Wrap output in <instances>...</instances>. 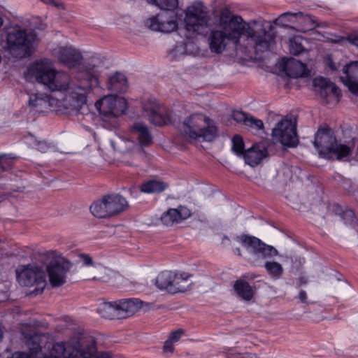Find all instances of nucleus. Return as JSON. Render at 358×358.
Returning <instances> with one entry per match:
<instances>
[{
    "label": "nucleus",
    "mask_w": 358,
    "mask_h": 358,
    "mask_svg": "<svg viewBox=\"0 0 358 358\" xmlns=\"http://www.w3.org/2000/svg\"><path fill=\"white\" fill-rule=\"evenodd\" d=\"M185 28L192 35H206L210 50L216 54L223 52L229 44L237 52L245 54L264 52L269 50L274 41L273 25L265 20L245 21L242 17L220 12L215 27L212 17L203 3L196 1L185 10Z\"/></svg>",
    "instance_id": "1"
},
{
    "label": "nucleus",
    "mask_w": 358,
    "mask_h": 358,
    "mask_svg": "<svg viewBox=\"0 0 358 358\" xmlns=\"http://www.w3.org/2000/svg\"><path fill=\"white\" fill-rule=\"evenodd\" d=\"M100 71L96 64H88L75 74L79 83L69 87L68 94L63 99L62 106L69 113L86 115L89 113L87 94L92 86L97 84Z\"/></svg>",
    "instance_id": "2"
},
{
    "label": "nucleus",
    "mask_w": 358,
    "mask_h": 358,
    "mask_svg": "<svg viewBox=\"0 0 358 358\" xmlns=\"http://www.w3.org/2000/svg\"><path fill=\"white\" fill-rule=\"evenodd\" d=\"M94 338L86 334H78L66 342L56 343L43 358H111L107 353L96 355Z\"/></svg>",
    "instance_id": "3"
},
{
    "label": "nucleus",
    "mask_w": 358,
    "mask_h": 358,
    "mask_svg": "<svg viewBox=\"0 0 358 358\" xmlns=\"http://www.w3.org/2000/svg\"><path fill=\"white\" fill-rule=\"evenodd\" d=\"M313 145L319 150L321 157L341 160L351 154V148L338 144L334 132L329 127L320 128L315 136Z\"/></svg>",
    "instance_id": "4"
},
{
    "label": "nucleus",
    "mask_w": 358,
    "mask_h": 358,
    "mask_svg": "<svg viewBox=\"0 0 358 358\" xmlns=\"http://www.w3.org/2000/svg\"><path fill=\"white\" fill-rule=\"evenodd\" d=\"M180 133L191 138H202L213 141L217 136V128L213 120L201 113H193L187 117L179 126Z\"/></svg>",
    "instance_id": "5"
},
{
    "label": "nucleus",
    "mask_w": 358,
    "mask_h": 358,
    "mask_svg": "<svg viewBox=\"0 0 358 358\" xmlns=\"http://www.w3.org/2000/svg\"><path fill=\"white\" fill-rule=\"evenodd\" d=\"M36 36L33 31H27L20 26H14L6 31L4 48L15 58H24L30 55L31 48Z\"/></svg>",
    "instance_id": "6"
},
{
    "label": "nucleus",
    "mask_w": 358,
    "mask_h": 358,
    "mask_svg": "<svg viewBox=\"0 0 358 358\" xmlns=\"http://www.w3.org/2000/svg\"><path fill=\"white\" fill-rule=\"evenodd\" d=\"M236 240L241 243L251 255L250 262L259 266L263 260L278 256V250L272 245H267L259 238L248 234L236 236Z\"/></svg>",
    "instance_id": "7"
},
{
    "label": "nucleus",
    "mask_w": 358,
    "mask_h": 358,
    "mask_svg": "<svg viewBox=\"0 0 358 358\" xmlns=\"http://www.w3.org/2000/svg\"><path fill=\"white\" fill-rule=\"evenodd\" d=\"M128 206L125 198L118 194H106L90 206L92 215L98 218H110L124 211Z\"/></svg>",
    "instance_id": "8"
},
{
    "label": "nucleus",
    "mask_w": 358,
    "mask_h": 358,
    "mask_svg": "<svg viewBox=\"0 0 358 358\" xmlns=\"http://www.w3.org/2000/svg\"><path fill=\"white\" fill-rule=\"evenodd\" d=\"M95 106L101 115L103 121L109 127H116L118 117L127 109V101L122 97L108 95L96 101Z\"/></svg>",
    "instance_id": "9"
},
{
    "label": "nucleus",
    "mask_w": 358,
    "mask_h": 358,
    "mask_svg": "<svg viewBox=\"0 0 358 358\" xmlns=\"http://www.w3.org/2000/svg\"><path fill=\"white\" fill-rule=\"evenodd\" d=\"M192 284L190 275L187 273L170 271L161 272L155 280L158 289L170 294L185 292L190 289Z\"/></svg>",
    "instance_id": "10"
},
{
    "label": "nucleus",
    "mask_w": 358,
    "mask_h": 358,
    "mask_svg": "<svg viewBox=\"0 0 358 358\" xmlns=\"http://www.w3.org/2000/svg\"><path fill=\"white\" fill-rule=\"evenodd\" d=\"M273 139L286 147H296L299 143L296 125L292 120L282 119L272 130Z\"/></svg>",
    "instance_id": "11"
},
{
    "label": "nucleus",
    "mask_w": 358,
    "mask_h": 358,
    "mask_svg": "<svg viewBox=\"0 0 358 358\" xmlns=\"http://www.w3.org/2000/svg\"><path fill=\"white\" fill-rule=\"evenodd\" d=\"M71 266V262L61 256L56 257L50 262L46 270L49 282L52 287H58L66 283L67 273Z\"/></svg>",
    "instance_id": "12"
},
{
    "label": "nucleus",
    "mask_w": 358,
    "mask_h": 358,
    "mask_svg": "<svg viewBox=\"0 0 358 358\" xmlns=\"http://www.w3.org/2000/svg\"><path fill=\"white\" fill-rule=\"evenodd\" d=\"M18 282L26 287L36 285L40 286L41 292L45 285V273L38 266L28 264L19 266L16 269Z\"/></svg>",
    "instance_id": "13"
},
{
    "label": "nucleus",
    "mask_w": 358,
    "mask_h": 358,
    "mask_svg": "<svg viewBox=\"0 0 358 358\" xmlns=\"http://www.w3.org/2000/svg\"><path fill=\"white\" fill-rule=\"evenodd\" d=\"M177 20L176 11H164L148 19L145 25L152 31L169 34L177 30Z\"/></svg>",
    "instance_id": "14"
},
{
    "label": "nucleus",
    "mask_w": 358,
    "mask_h": 358,
    "mask_svg": "<svg viewBox=\"0 0 358 358\" xmlns=\"http://www.w3.org/2000/svg\"><path fill=\"white\" fill-rule=\"evenodd\" d=\"M53 63L48 59L34 62L29 69L28 73L37 82L45 85L50 82L54 72Z\"/></svg>",
    "instance_id": "15"
},
{
    "label": "nucleus",
    "mask_w": 358,
    "mask_h": 358,
    "mask_svg": "<svg viewBox=\"0 0 358 358\" xmlns=\"http://www.w3.org/2000/svg\"><path fill=\"white\" fill-rule=\"evenodd\" d=\"M57 57L59 62L69 69L78 68L76 74L80 70L83 69V67L88 64H94L91 62L81 64V62L83 60V56L81 53L78 50L71 46L60 48Z\"/></svg>",
    "instance_id": "16"
},
{
    "label": "nucleus",
    "mask_w": 358,
    "mask_h": 358,
    "mask_svg": "<svg viewBox=\"0 0 358 358\" xmlns=\"http://www.w3.org/2000/svg\"><path fill=\"white\" fill-rule=\"evenodd\" d=\"M313 90L320 98L338 100L341 95L340 90L329 80L322 77L315 78L313 81Z\"/></svg>",
    "instance_id": "17"
},
{
    "label": "nucleus",
    "mask_w": 358,
    "mask_h": 358,
    "mask_svg": "<svg viewBox=\"0 0 358 358\" xmlns=\"http://www.w3.org/2000/svg\"><path fill=\"white\" fill-rule=\"evenodd\" d=\"M342 71L343 76L340 79L352 94L358 96V62L346 64Z\"/></svg>",
    "instance_id": "18"
},
{
    "label": "nucleus",
    "mask_w": 358,
    "mask_h": 358,
    "mask_svg": "<svg viewBox=\"0 0 358 358\" xmlns=\"http://www.w3.org/2000/svg\"><path fill=\"white\" fill-rule=\"evenodd\" d=\"M295 18L297 24L304 27L306 29H313L316 27H320L316 20L310 15L304 14L302 12L291 13L287 12L280 15L275 20V23L280 26L287 25V17Z\"/></svg>",
    "instance_id": "19"
},
{
    "label": "nucleus",
    "mask_w": 358,
    "mask_h": 358,
    "mask_svg": "<svg viewBox=\"0 0 358 358\" xmlns=\"http://www.w3.org/2000/svg\"><path fill=\"white\" fill-rule=\"evenodd\" d=\"M117 319H124L135 314L143 308V302L138 299H124L115 301Z\"/></svg>",
    "instance_id": "20"
},
{
    "label": "nucleus",
    "mask_w": 358,
    "mask_h": 358,
    "mask_svg": "<svg viewBox=\"0 0 358 358\" xmlns=\"http://www.w3.org/2000/svg\"><path fill=\"white\" fill-rule=\"evenodd\" d=\"M191 215L190 210L185 206L178 208H170L161 216L162 222L166 226H172L188 218Z\"/></svg>",
    "instance_id": "21"
},
{
    "label": "nucleus",
    "mask_w": 358,
    "mask_h": 358,
    "mask_svg": "<svg viewBox=\"0 0 358 358\" xmlns=\"http://www.w3.org/2000/svg\"><path fill=\"white\" fill-rule=\"evenodd\" d=\"M75 83H70V77L68 73L62 71H57L55 69L52 76L48 82L47 86L51 91L69 90V87Z\"/></svg>",
    "instance_id": "22"
},
{
    "label": "nucleus",
    "mask_w": 358,
    "mask_h": 358,
    "mask_svg": "<svg viewBox=\"0 0 358 358\" xmlns=\"http://www.w3.org/2000/svg\"><path fill=\"white\" fill-rule=\"evenodd\" d=\"M106 87L115 93L124 92L128 87L127 78L122 73L115 72L108 77Z\"/></svg>",
    "instance_id": "23"
},
{
    "label": "nucleus",
    "mask_w": 358,
    "mask_h": 358,
    "mask_svg": "<svg viewBox=\"0 0 358 358\" xmlns=\"http://www.w3.org/2000/svg\"><path fill=\"white\" fill-rule=\"evenodd\" d=\"M267 155L264 145L253 146L245 151L243 155L246 164L251 166L257 165Z\"/></svg>",
    "instance_id": "24"
},
{
    "label": "nucleus",
    "mask_w": 358,
    "mask_h": 358,
    "mask_svg": "<svg viewBox=\"0 0 358 358\" xmlns=\"http://www.w3.org/2000/svg\"><path fill=\"white\" fill-rule=\"evenodd\" d=\"M234 289L237 296L245 301H250L255 294V287L243 279L235 281Z\"/></svg>",
    "instance_id": "25"
},
{
    "label": "nucleus",
    "mask_w": 358,
    "mask_h": 358,
    "mask_svg": "<svg viewBox=\"0 0 358 358\" xmlns=\"http://www.w3.org/2000/svg\"><path fill=\"white\" fill-rule=\"evenodd\" d=\"M285 70L289 77L299 78L308 75L306 65L301 62L290 58L285 64Z\"/></svg>",
    "instance_id": "26"
},
{
    "label": "nucleus",
    "mask_w": 358,
    "mask_h": 358,
    "mask_svg": "<svg viewBox=\"0 0 358 358\" xmlns=\"http://www.w3.org/2000/svg\"><path fill=\"white\" fill-rule=\"evenodd\" d=\"M131 134L136 136L141 145L147 146L152 142L148 127L142 122H136L131 127Z\"/></svg>",
    "instance_id": "27"
},
{
    "label": "nucleus",
    "mask_w": 358,
    "mask_h": 358,
    "mask_svg": "<svg viewBox=\"0 0 358 358\" xmlns=\"http://www.w3.org/2000/svg\"><path fill=\"white\" fill-rule=\"evenodd\" d=\"M264 267L266 273L274 280L280 279L284 272L282 264L275 261H265Z\"/></svg>",
    "instance_id": "28"
},
{
    "label": "nucleus",
    "mask_w": 358,
    "mask_h": 358,
    "mask_svg": "<svg viewBox=\"0 0 358 358\" xmlns=\"http://www.w3.org/2000/svg\"><path fill=\"white\" fill-rule=\"evenodd\" d=\"M97 313L106 319H117L115 302H103L97 308Z\"/></svg>",
    "instance_id": "29"
},
{
    "label": "nucleus",
    "mask_w": 358,
    "mask_h": 358,
    "mask_svg": "<svg viewBox=\"0 0 358 358\" xmlns=\"http://www.w3.org/2000/svg\"><path fill=\"white\" fill-rule=\"evenodd\" d=\"M167 187V185L162 181L149 180L141 187V191L145 193H159Z\"/></svg>",
    "instance_id": "30"
},
{
    "label": "nucleus",
    "mask_w": 358,
    "mask_h": 358,
    "mask_svg": "<svg viewBox=\"0 0 358 358\" xmlns=\"http://www.w3.org/2000/svg\"><path fill=\"white\" fill-rule=\"evenodd\" d=\"M150 122L156 126H163L171 122L169 114L164 113L162 108H159L155 113L148 117Z\"/></svg>",
    "instance_id": "31"
},
{
    "label": "nucleus",
    "mask_w": 358,
    "mask_h": 358,
    "mask_svg": "<svg viewBox=\"0 0 358 358\" xmlns=\"http://www.w3.org/2000/svg\"><path fill=\"white\" fill-rule=\"evenodd\" d=\"M147 1L155 5L164 12L176 11V8L178 6V0H147Z\"/></svg>",
    "instance_id": "32"
},
{
    "label": "nucleus",
    "mask_w": 358,
    "mask_h": 358,
    "mask_svg": "<svg viewBox=\"0 0 358 358\" xmlns=\"http://www.w3.org/2000/svg\"><path fill=\"white\" fill-rule=\"evenodd\" d=\"M29 106L35 108L37 111L41 112L48 106L47 96L44 94H32L29 97Z\"/></svg>",
    "instance_id": "33"
},
{
    "label": "nucleus",
    "mask_w": 358,
    "mask_h": 358,
    "mask_svg": "<svg viewBox=\"0 0 358 358\" xmlns=\"http://www.w3.org/2000/svg\"><path fill=\"white\" fill-rule=\"evenodd\" d=\"M110 143L114 150L120 152L129 151L134 145L133 141L120 137L114 141H111Z\"/></svg>",
    "instance_id": "34"
},
{
    "label": "nucleus",
    "mask_w": 358,
    "mask_h": 358,
    "mask_svg": "<svg viewBox=\"0 0 358 358\" xmlns=\"http://www.w3.org/2000/svg\"><path fill=\"white\" fill-rule=\"evenodd\" d=\"M160 108L159 103L154 98L145 99L142 103L143 115L147 117H150V115L153 114Z\"/></svg>",
    "instance_id": "35"
},
{
    "label": "nucleus",
    "mask_w": 358,
    "mask_h": 358,
    "mask_svg": "<svg viewBox=\"0 0 358 358\" xmlns=\"http://www.w3.org/2000/svg\"><path fill=\"white\" fill-rule=\"evenodd\" d=\"M232 150L238 156H243L244 150V143L241 136L236 135L232 139Z\"/></svg>",
    "instance_id": "36"
},
{
    "label": "nucleus",
    "mask_w": 358,
    "mask_h": 358,
    "mask_svg": "<svg viewBox=\"0 0 358 358\" xmlns=\"http://www.w3.org/2000/svg\"><path fill=\"white\" fill-rule=\"evenodd\" d=\"M14 163V158L8 155H0V172L9 170Z\"/></svg>",
    "instance_id": "37"
},
{
    "label": "nucleus",
    "mask_w": 358,
    "mask_h": 358,
    "mask_svg": "<svg viewBox=\"0 0 358 358\" xmlns=\"http://www.w3.org/2000/svg\"><path fill=\"white\" fill-rule=\"evenodd\" d=\"M245 125L256 130L262 129L264 128L263 122L250 115L246 120Z\"/></svg>",
    "instance_id": "38"
},
{
    "label": "nucleus",
    "mask_w": 358,
    "mask_h": 358,
    "mask_svg": "<svg viewBox=\"0 0 358 358\" xmlns=\"http://www.w3.org/2000/svg\"><path fill=\"white\" fill-rule=\"evenodd\" d=\"M249 116V114L240 110L234 111L232 114L233 119L236 122L240 123L242 122L244 124H245L246 120H248Z\"/></svg>",
    "instance_id": "39"
},
{
    "label": "nucleus",
    "mask_w": 358,
    "mask_h": 358,
    "mask_svg": "<svg viewBox=\"0 0 358 358\" xmlns=\"http://www.w3.org/2000/svg\"><path fill=\"white\" fill-rule=\"evenodd\" d=\"M290 52L294 55H299L304 51L303 46L296 41H290Z\"/></svg>",
    "instance_id": "40"
},
{
    "label": "nucleus",
    "mask_w": 358,
    "mask_h": 358,
    "mask_svg": "<svg viewBox=\"0 0 358 358\" xmlns=\"http://www.w3.org/2000/svg\"><path fill=\"white\" fill-rule=\"evenodd\" d=\"M341 217L346 224H352L355 220V213L351 210H346L343 211Z\"/></svg>",
    "instance_id": "41"
},
{
    "label": "nucleus",
    "mask_w": 358,
    "mask_h": 358,
    "mask_svg": "<svg viewBox=\"0 0 358 358\" xmlns=\"http://www.w3.org/2000/svg\"><path fill=\"white\" fill-rule=\"evenodd\" d=\"M79 257L85 266H92L94 267L101 266L100 264L94 262L92 257L87 254H81L79 255Z\"/></svg>",
    "instance_id": "42"
},
{
    "label": "nucleus",
    "mask_w": 358,
    "mask_h": 358,
    "mask_svg": "<svg viewBox=\"0 0 358 358\" xmlns=\"http://www.w3.org/2000/svg\"><path fill=\"white\" fill-rule=\"evenodd\" d=\"M184 334V330L182 329H177L170 333L168 339L174 343L178 342Z\"/></svg>",
    "instance_id": "43"
},
{
    "label": "nucleus",
    "mask_w": 358,
    "mask_h": 358,
    "mask_svg": "<svg viewBox=\"0 0 358 358\" xmlns=\"http://www.w3.org/2000/svg\"><path fill=\"white\" fill-rule=\"evenodd\" d=\"M45 4L52 5L59 10H65V4L57 0H41Z\"/></svg>",
    "instance_id": "44"
},
{
    "label": "nucleus",
    "mask_w": 358,
    "mask_h": 358,
    "mask_svg": "<svg viewBox=\"0 0 358 358\" xmlns=\"http://www.w3.org/2000/svg\"><path fill=\"white\" fill-rule=\"evenodd\" d=\"M8 358H33V357L27 352H15Z\"/></svg>",
    "instance_id": "45"
},
{
    "label": "nucleus",
    "mask_w": 358,
    "mask_h": 358,
    "mask_svg": "<svg viewBox=\"0 0 358 358\" xmlns=\"http://www.w3.org/2000/svg\"><path fill=\"white\" fill-rule=\"evenodd\" d=\"M36 148L41 152H46L49 149V145L44 141H36Z\"/></svg>",
    "instance_id": "46"
},
{
    "label": "nucleus",
    "mask_w": 358,
    "mask_h": 358,
    "mask_svg": "<svg viewBox=\"0 0 358 358\" xmlns=\"http://www.w3.org/2000/svg\"><path fill=\"white\" fill-rule=\"evenodd\" d=\"M163 349L165 352L173 353L174 350L173 343L167 339L164 343Z\"/></svg>",
    "instance_id": "47"
},
{
    "label": "nucleus",
    "mask_w": 358,
    "mask_h": 358,
    "mask_svg": "<svg viewBox=\"0 0 358 358\" xmlns=\"http://www.w3.org/2000/svg\"><path fill=\"white\" fill-rule=\"evenodd\" d=\"M297 298L300 300L301 303H307V293L306 291L301 289Z\"/></svg>",
    "instance_id": "48"
},
{
    "label": "nucleus",
    "mask_w": 358,
    "mask_h": 358,
    "mask_svg": "<svg viewBox=\"0 0 358 358\" xmlns=\"http://www.w3.org/2000/svg\"><path fill=\"white\" fill-rule=\"evenodd\" d=\"M308 282V278L306 275H301L298 278L297 285L299 287H301L302 285H305Z\"/></svg>",
    "instance_id": "49"
},
{
    "label": "nucleus",
    "mask_w": 358,
    "mask_h": 358,
    "mask_svg": "<svg viewBox=\"0 0 358 358\" xmlns=\"http://www.w3.org/2000/svg\"><path fill=\"white\" fill-rule=\"evenodd\" d=\"M328 66L333 71L337 70V67H336L335 63L332 61V59L330 57L328 58Z\"/></svg>",
    "instance_id": "50"
},
{
    "label": "nucleus",
    "mask_w": 358,
    "mask_h": 358,
    "mask_svg": "<svg viewBox=\"0 0 358 358\" xmlns=\"http://www.w3.org/2000/svg\"><path fill=\"white\" fill-rule=\"evenodd\" d=\"M349 41L352 44L358 46V36L349 37Z\"/></svg>",
    "instance_id": "51"
},
{
    "label": "nucleus",
    "mask_w": 358,
    "mask_h": 358,
    "mask_svg": "<svg viewBox=\"0 0 358 358\" xmlns=\"http://www.w3.org/2000/svg\"><path fill=\"white\" fill-rule=\"evenodd\" d=\"M287 20V25H286L285 27H289V23L291 24H296L297 23V21L296 20L295 18H291V17H287L286 18Z\"/></svg>",
    "instance_id": "52"
},
{
    "label": "nucleus",
    "mask_w": 358,
    "mask_h": 358,
    "mask_svg": "<svg viewBox=\"0 0 358 358\" xmlns=\"http://www.w3.org/2000/svg\"><path fill=\"white\" fill-rule=\"evenodd\" d=\"M245 358H259V356L257 354L248 352L245 355Z\"/></svg>",
    "instance_id": "53"
},
{
    "label": "nucleus",
    "mask_w": 358,
    "mask_h": 358,
    "mask_svg": "<svg viewBox=\"0 0 358 358\" xmlns=\"http://www.w3.org/2000/svg\"><path fill=\"white\" fill-rule=\"evenodd\" d=\"M134 192H136V188L135 187H131L129 189V192H130L131 195H134Z\"/></svg>",
    "instance_id": "54"
},
{
    "label": "nucleus",
    "mask_w": 358,
    "mask_h": 358,
    "mask_svg": "<svg viewBox=\"0 0 358 358\" xmlns=\"http://www.w3.org/2000/svg\"><path fill=\"white\" fill-rule=\"evenodd\" d=\"M234 251L237 255L241 256V251L239 248H236Z\"/></svg>",
    "instance_id": "55"
},
{
    "label": "nucleus",
    "mask_w": 358,
    "mask_h": 358,
    "mask_svg": "<svg viewBox=\"0 0 358 358\" xmlns=\"http://www.w3.org/2000/svg\"><path fill=\"white\" fill-rule=\"evenodd\" d=\"M185 45L186 50H187V48L189 47L190 48V47L193 46V45L191 43H186V44H185Z\"/></svg>",
    "instance_id": "56"
},
{
    "label": "nucleus",
    "mask_w": 358,
    "mask_h": 358,
    "mask_svg": "<svg viewBox=\"0 0 358 358\" xmlns=\"http://www.w3.org/2000/svg\"><path fill=\"white\" fill-rule=\"evenodd\" d=\"M2 338H3V329H2L1 326L0 325V341L1 340Z\"/></svg>",
    "instance_id": "57"
},
{
    "label": "nucleus",
    "mask_w": 358,
    "mask_h": 358,
    "mask_svg": "<svg viewBox=\"0 0 358 358\" xmlns=\"http://www.w3.org/2000/svg\"><path fill=\"white\" fill-rule=\"evenodd\" d=\"M342 287H348V284L345 282H341Z\"/></svg>",
    "instance_id": "58"
},
{
    "label": "nucleus",
    "mask_w": 358,
    "mask_h": 358,
    "mask_svg": "<svg viewBox=\"0 0 358 358\" xmlns=\"http://www.w3.org/2000/svg\"><path fill=\"white\" fill-rule=\"evenodd\" d=\"M176 48H177V49H179V48H184V47H183V44H181L180 45H178V46L176 47Z\"/></svg>",
    "instance_id": "59"
},
{
    "label": "nucleus",
    "mask_w": 358,
    "mask_h": 358,
    "mask_svg": "<svg viewBox=\"0 0 358 358\" xmlns=\"http://www.w3.org/2000/svg\"><path fill=\"white\" fill-rule=\"evenodd\" d=\"M357 231H358V229H357Z\"/></svg>",
    "instance_id": "60"
}]
</instances>
